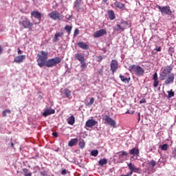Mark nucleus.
Wrapping results in <instances>:
<instances>
[{
    "label": "nucleus",
    "mask_w": 176,
    "mask_h": 176,
    "mask_svg": "<svg viewBox=\"0 0 176 176\" xmlns=\"http://www.w3.org/2000/svg\"><path fill=\"white\" fill-rule=\"evenodd\" d=\"M111 71L112 72L113 74H114L115 72H116V71L118 70V63L117 60H112L111 62Z\"/></svg>",
    "instance_id": "0eeeda50"
},
{
    "label": "nucleus",
    "mask_w": 176,
    "mask_h": 176,
    "mask_svg": "<svg viewBox=\"0 0 176 176\" xmlns=\"http://www.w3.org/2000/svg\"><path fill=\"white\" fill-rule=\"evenodd\" d=\"M78 47H80V49H82L83 50H88L89 49V45L85 42H78L77 43Z\"/></svg>",
    "instance_id": "f8f14e48"
},
{
    "label": "nucleus",
    "mask_w": 176,
    "mask_h": 176,
    "mask_svg": "<svg viewBox=\"0 0 176 176\" xmlns=\"http://www.w3.org/2000/svg\"><path fill=\"white\" fill-rule=\"evenodd\" d=\"M10 145H11L12 148H13V149H15L14 145H16V143H14L13 142H10Z\"/></svg>",
    "instance_id": "49530a36"
},
{
    "label": "nucleus",
    "mask_w": 176,
    "mask_h": 176,
    "mask_svg": "<svg viewBox=\"0 0 176 176\" xmlns=\"http://www.w3.org/2000/svg\"><path fill=\"white\" fill-rule=\"evenodd\" d=\"M128 167L131 172L129 173L130 175H133V173H138L140 171V169L137 168L132 162H130V164H128Z\"/></svg>",
    "instance_id": "6e6552de"
},
{
    "label": "nucleus",
    "mask_w": 176,
    "mask_h": 176,
    "mask_svg": "<svg viewBox=\"0 0 176 176\" xmlns=\"http://www.w3.org/2000/svg\"><path fill=\"white\" fill-rule=\"evenodd\" d=\"M53 136H54V138H58V133H57V132L53 133Z\"/></svg>",
    "instance_id": "09e8293b"
},
{
    "label": "nucleus",
    "mask_w": 176,
    "mask_h": 176,
    "mask_svg": "<svg viewBox=\"0 0 176 176\" xmlns=\"http://www.w3.org/2000/svg\"><path fill=\"white\" fill-rule=\"evenodd\" d=\"M91 155L94 157H97L98 155V150L97 149L92 150L91 151Z\"/></svg>",
    "instance_id": "72a5a7b5"
},
{
    "label": "nucleus",
    "mask_w": 176,
    "mask_h": 176,
    "mask_svg": "<svg viewBox=\"0 0 176 176\" xmlns=\"http://www.w3.org/2000/svg\"><path fill=\"white\" fill-rule=\"evenodd\" d=\"M155 51H156V52H162V47L160 46V47H158L155 48Z\"/></svg>",
    "instance_id": "a19ab883"
},
{
    "label": "nucleus",
    "mask_w": 176,
    "mask_h": 176,
    "mask_svg": "<svg viewBox=\"0 0 176 176\" xmlns=\"http://www.w3.org/2000/svg\"><path fill=\"white\" fill-rule=\"evenodd\" d=\"M148 166H151L152 168H155L157 165L156 161H154V160H151V162L148 164Z\"/></svg>",
    "instance_id": "7c9ffc66"
},
{
    "label": "nucleus",
    "mask_w": 176,
    "mask_h": 176,
    "mask_svg": "<svg viewBox=\"0 0 176 176\" xmlns=\"http://www.w3.org/2000/svg\"><path fill=\"white\" fill-rule=\"evenodd\" d=\"M31 17L32 18H35L36 19L38 20V21L40 22L41 20V17H42V14L38 12V11H34L31 13Z\"/></svg>",
    "instance_id": "ddd939ff"
},
{
    "label": "nucleus",
    "mask_w": 176,
    "mask_h": 176,
    "mask_svg": "<svg viewBox=\"0 0 176 176\" xmlns=\"http://www.w3.org/2000/svg\"><path fill=\"white\" fill-rule=\"evenodd\" d=\"M114 6L116 8H118L121 10H124L125 8V4H123L122 3H121L118 1H116L114 2Z\"/></svg>",
    "instance_id": "6ab92c4d"
},
{
    "label": "nucleus",
    "mask_w": 176,
    "mask_h": 176,
    "mask_svg": "<svg viewBox=\"0 0 176 176\" xmlns=\"http://www.w3.org/2000/svg\"><path fill=\"white\" fill-rule=\"evenodd\" d=\"M146 100L144 99V98H142V99L140 100V104L146 103Z\"/></svg>",
    "instance_id": "de8ad7c7"
},
{
    "label": "nucleus",
    "mask_w": 176,
    "mask_h": 176,
    "mask_svg": "<svg viewBox=\"0 0 176 176\" xmlns=\"http://www.w3.org/2000/svg\"><path fill=\"white\" fill-rule=\"evenodd\" d=\"M74 7L76 8L78 11L80 10V2H76Z\"/></svg>",
    "instance_id": "c9c22d12"
},
{
    "label": "nucleus",
    "mask_w": 176,
    "mask_h": 176,
    "mask_svg": "<svg viewBox=\"0 0 176 176\" xmlns=\"http://www.w3.org/2000/svg\"><path fill=\"white\" fill-rule=\"evenodd\" d=\"M173 67L170 65L166 66L160 73V80L164 81V85H169L174 83V80L175 79V75L172 73Z\"/></svg>",
    "instance_id": "f03ea898"
},
{
    "label": "nucleus",
    "mask_w": 176,
    "mask_h": 176,
    "mask_svg": "<svg viewBox=\"0 0 176 176\" xmlns=\"http://www.w3.org/2000/svg\"><path fill=\"white\" fill-rule=\"evenodd\" d=\"M67 173V170L65 169L62 170V175H65Z\"/></svg>",
    "instance_id": "603ef678"
},
{
    "label": "nucleus",
    "mask_w": 176,
    "mask_h": 176,
    "mask_svg": "<svg viewBox=\"0 0 176 176\" xmlns=\"http://www.w3.org/2000/svg\"><path fill=\"white\" fill-rule=\"evenodd\" d=\"M78 145L80 148H84L85 146V140H80Z\"/></svg>",
    "instance_id": "473e14b6"
},
{
    "label": "nucleus",
    "mask_w": 176,
    "mask_h": 176,
    "mask_svg": "<svg viewBox=\"0 0 176 176\" xmlns=\"http://www.w3.org/2000/svg\"><path fill=\"white\" fill-rule=\"evenodd\" d=\"M49 16L53 19V20H62L64 16L63 15H60V14L59 12H58L57 11H54L52 12L51 13L49 14Z\"/></svg>",
    "instance_id": "39448f33"
},
{
    "label": "nucleus",
    "mask_w": 176,
    "mask_h": 176,
    "mask_svg": "<svg viewBox=\"0 0 176 176\" xmlns=\"http://www.w3.org/2000/svg\"><path fill=\"white\" fill-rule=\"evenodd\" d=\"M138 116H139V118H138V122H140V119H141V114H140V113H138Z\"/></svg>",
    "instance_id": "3c124183"
},
{
    "label": "nucleus",
    "mask_w": 176,
    "mask_h": 176,
    "mask_svg": "<svg viewBox=\"0 0 176 176\" xmlns=\"http://www.w3.org/2000/svg\"><path fill=\"white\" fill-rule=\"evenodd\" d=\"M173 52H174V48H169L170 54H173Z\"/></svg>",
    "instance_id": "8fccbe9b"
},
{
    "label": "nucleus",
    "mask_w": 176,
    "mask_h": 176,
    "mask_svg": "<svg viewBox=\"0 0 176 176\" xmlns=\"http://www.w3.org/2000/svg\"><path fill=\"white\" fill-rule=\"evenodd\" d=\"M167 93L168 94L167 97L168 98H171L175 96V94L174 91H173V89H171L170 91H167Z\"/></svg>",
    "instance_id": "2f4dec72"
},
{
    "label": "nucleus",
    "mask_w": 176,
    "mask_h": 176,
    "mask_svg": "<svg viewBox=\"0 0 176 176\" xmlns=\"http://www.w3.org/2000/svg\"><path fill=\"white\" fill-rule=\"evenodd\" d=\"M106 34H107L106 30L102 29V30H98V31L95 32L94 34V38H100V37L104 36Z\"/></svg>",
    "instance_id": "9d476101"
},
{
    "label": "nucleus",
    "mask_w": 176,
    "mask_h": 176,
    "mask_svg": "<svg viewBox=\"0 0 176 176\" xmlns=\"http://www.w3.org/2000/svg\"><path fill=\"white\" fill-rule=\"evenodd\" d=\"M1 53H2V47H1V46H0V54H1Z\"/></svg>",
    "instance_id": "6e6d98bb"
},
{
    "label": "nucleus",
    "mask_w": 176,
    "mask_h": 176,
    "mask_svg": "<svg viewBox=\"0 0 176 176\" xmlns=\"http://www.w3.org/2000/svg\"><path fill=\"white\" fill-rule=\"evenodd\" d=\"M79 30L78 29H76L75 31H74V36H77L78 34H79Z\"/></svg>",
    "instance_id": "79ce46f5"
},
{
    "label": "nucleus",
    "mask_w": 176,
    "mask_h": 176,
    "mask_svg": "<svg viewBox=\"0 0 176 176\" xmlns=\"http://www.w3.org/2000/svg\"><path fill=\"white\" fill-rule=\"evenodd\" d=\"M75 59L77 60L78 61H79L80 63L86 61L85 55L80 54V53H77L75 54Z\"/></svg>",
    "instance_id": "4468645a"
},
{
    "label": "nucleus",
    "mask_w": 176,
    "mask_h": 176,
    "mask_svg": "<svg viewBox=\"0 0 176 176\" xmlns=\"http://www.w3.org/2000/svg\"><path fill=\"white\" fill-rule=\"evenodd\" d=\"M97 124H98V122L94 119H89L85 122V126L87 128H94L95 126H97Z\"/></svg>",
    "instance_id": "423d86ee"
},
{
    "label": "nucleus",
    "mask_w": 176,
    "mask_h": 176,
    "mask_svg": "<svg viewBox=\"0 0 176 176\" xmlns=\"http://www.w3.org/2000/svg\"><path fill=\"white\" fill-rule=\"evenodd\" d=\"M120 153H121L120 156H127L128 155L127 152L124 151H120Z\"/></svg>",
    "instance_id": "58836bf2"
},
{
    "label": "nucleus",
    "mask_w": 176,
    "mask_h": 176,
    "mask_svg": "<svg viewBox=\"0 0 176 176\" xmlns=\"http://www.w3.org/2000/svg\"><path fill=\"white\" fill-rule=\"evenodd\" d=\"M101 60H102V56H97V61L101 62Z\"/></svg>",
    "instance_id": "c03bdc74"
},
{
    "label": "nucleus",
    "mask_w": 176,
    "mask_h": 176,
    "mask_svg": "<svg viewBox=\"0 0 176 176\" xmlns=\"http://www.w3.org/2000/svg\"><path fill=\"white\" fill-rule=\"evenodd\" d=\"M98 73L100 76H102V73H103L102 68H101L100 69H99V70L98 71Z\"/></svg>",
    "instance_id": "a18cd8bd"
},
{
    "label": "nucleus",
    "mask_w": 176,
    "mask_h": 176,
    "mask_svg": "<svg viewBox=\"0 0 176 176\" xmlns=\"http://www.w3.org/2000/svg\"><path fill=\"white\" fill-rule=\"evenodd\" d=\"M129 70L131 73L138 76H142L144 74L145 71L143 67L139 65H133L129 67Z\"/></svg>",
    "instance_id": "7ed1b4c3"
},
{
    "label": "nucleus",
    "mask_w": 176,
    "mask_h": 176,
    "mask_svg": "<svg viewBox=\"0 0 176 176\" xmlns=\"http://www.w3.org/2000/svg\"><path fill=\"white\" fill-rule=\"evenodd\" d=\"M132 175H130V173L127 174L126 175H122L121 176H131Z\"/></svg>",
    "instance_id": "5fc2aeb1"
},
{
    "label": "nucleus",
    "mask_w": 176,
    "mask_h": 176,
    "mask_svg": "<svg viewBox=\"0 0 176 176\" xmlns=\"http://www.w3.org/2000/svg\"><path fill=\"white\" fill-rule=\"evenodd\" d=\"M64 35V32H57L56 34H55V36H54V42H57V41H59V39H58V37H60V36H63Z\"/></svg>",
    "instance_id": "b1692460"
},
{
    "label": "nucleus",
    "mask_w": 176,
    "mask_h": 176,
    "mask_svg": "<svg viewBox=\"0 0 176 176\" xmlns=\"http://www.w3.org/2000/svg\"><path fill=\"white\" fill-rule=\"evenodd\" d=\"M131 155L133 156H139L140 155V149L138 148H133L129 151Z\"/></svg>",
    "instance_id": "dca6fc26"
},
{
    "label": "nucleus",
    "mask_w": 176,
    "mask_h": 176,
    "mask_svg": "<svg viewBox=\"0 0 176 176\" xmlns=\"http://www.w3.org/2000/svg\"><path fill=\"white\" fill-rule=\"evenodd\" d=\"M23 25L25 28H28L31 30L33 25V23H30L29 20L25 19V21H23Z\"/></svg>",
    "instance_id": "f3484780"
},
{
    "label": "nucleus",
    "mask_w": 176,
    "mask_h": 176,
    "mask_svg": "<svg viewBox=\"0 0 176 176\" xmlns=\"http://www.w3.org/2000/svg\"><path fill=\"white\" fill-rule=\"evenodd\" d=\"M48 59V53L44 51H41L40 54L37 55V63L40 67H46L48 68H52L57 66L62 62L60 57H55Z\"/></svg>",
    "instance_id": "f257e3e1"
},
{
    "label": "nucleus",
    "mask_w": 176,
    "mask_h": 176,
    "mask_svg": "<svg viewBox=\"0 0 176 176\" xmlns=\"http://www.w3.org/2000/svg\"><path fill=\"white\" fill-rule=\"evenodd\" d=\"M107 164V160L106 158H102V160H100L98 162V165L100 166H103L104 165H106Z\"/></svg>",
    "instance_id": "c85d7f7f"
},
{
    "label": "nucleus",
    "mask_w": 176,
    "mask_h": 176,
    "mask_svg": "<svg viewBox=\"0 0 176 176\" xmlns=\"http://www.w3.org/2000/svg\"><path fill=\"white\" fill-rule=\"evenodd\" d=\"M80 63V69L82 72H84L87 68V63L86 60L82 61Z\"/></svg>",
    "instance_id": "5701e85b"
},
{
    "label": "nucleus",
    "mask_w": 176,
    "mask_h": 176,
    "mask_svg": "<svg viewBox=\"0 0 176 176\" xmlns=\"http://www.w3.org/2000/svg\"><path fill=\"white\" fill-rule=\"evenodd\" d=\"M126 114H130L131 113H130L129 110H128V111L126 112Z\"/></svg>",
    "instance_id": "13d9d810"
},
{
    "label": "nucleus",
    "mask_w": 176,
    "mask_h": 176,
    "mask_svg": "<svg viewBox=\"0 0 176 176\" xmlns=\"http://www.w3.org/2000/svg\"><path fill=\"white\" fill-rule=\"evenodd\" d=\"M73 27L70 25H66L65 27V30L67 32V34L69 35L72 32Z\"/></svg>",
    "instance_id": "c756f323"
},
{
    "label": "nucleus",
    "mask_w": 176,
    "mask_h": 176,
    "mask_svg": "<svg viewBox=\"0 0 176 176\" xmlns=\"http://www.w3.org/2000/svg\"><path fill=\"white\" fill-rule=\"evenodd\" d=\"M120 25L123 26L124 27V30L126 27L128 25V22L122 21V22L120 23Z\"/></svg>",
    "instance_id": "4c0bfd02"
},
{
    "label": "nucleus",
    "mask_w": 176,
    "mask_h": 176,
    "mask_svg": "<svg viewBox=\"0 0 176 176\" xmlns=\"http://www.w3.org/2000/svg\"><path fill=\"white\" fill-rule=\"evenodd\" d=\"M76 122L75 117L74 115H72L67 118V123L68 124H70L71 126H73Z\"/></svg>",
    "instance_id": "aec40b11"
},
{
    "label": "nucleus",
    "mask_w": 176,
    "mask_h": 176,
    "mask_svg": "<svg viewBox=\"0 0 176 176\" xmlns=\"http://www.w3.org/2000/svg\"><path fill=\"white\" fill-rule=\"evenodd\" d=\"M157 8L162 14L166 15H171L173 12H171L170 6H166L165 7H162L161 6H157Z\"/></svg>",
    "instance_id": "20e7f679"
},
{
    "label": "nucleus",
    "mask_w": 176,
    "mask_h": 176,
    "mask_svg": "<svg viewBox=\"0 0 176 176\" xmlns=\"http://www.w3.org/2000/svg\"><path fill=\"white\" fill-rule=\"evenodd\" d=\"M107 14L110 20H114L116 19L115 13L113 10H109Z\"/></svg>",
    "instance_id": "412c9836"
},
{
    "label": "nucleus",
    "mask_w": 176,
    "mask_h": 176,
    "mask_svg": "<svg viewBox=\"0 0 176 176\" xmlns=\"http://www.w3.org/2000/svg\"><path fill=\"white\" fill-rule=\"evenodd\" d=\"M105 122H107V124H109L111 127L116 128V122L112 118H111L109 116H106L104 118Z\"/></svg>",
    "instance_id": "1a4fd4ad"
},
{
    "label": "nucleus",
    "mask_w": 176,
    "mask_h": 176,
    "mask_svg": "<svg viewBox=\"0 0 176 176\" xmlns=\"http://www.w3.org/2000/svg\"><path fill=\"white\" fill-rule=\"evenodd\" d=\"M72 17V16H69V18H71Z\"/></svg>",
    "instance_id": "052dcab7"
},
{
    "label": "nucleus",
    "mask_w": 176,
    "mask_h": 176,
    "mask_svg": "<svg viewBox=\"0 0 176 176\" xmlns=\"http://www.w3.org/2000/svg\"><path fill=\"white\" fill-rule=\"evenodd\" d=\"M172 154L173 155V157L176 158V148H175L174 150L172 151Z\"/></svg>",
    "instance_id": "37998d69"
},
{
    "label": "nucleus",
    "mask_w": 176,
    "mask_h": 176,
    "mask_svg": "<svg viewBox=\"0 0 176 176\" xmlns=\"http://www.w3.org/2000/svg\"><path fill=\"white\" fill-rule=\"evenodd\" d=\"M23 173L25 176H32V173L28 172L27 169H23Z\"/></svg>",
    "instance_id": "e433bc0d"
},
{
    "label": "nucleus",
    "mask_w": 176,
    "mask_h": 176,
    "mask_svg": "<svg viewBox=\"0 0 176 176\" xmlns=\"http://www.w3.org/2000/svg\"><path fill=\"white\" fill-rule=\"evenodd\" d=\"M78 138L71 139L68 142V146L69 147H73V146H76L78 144Z\"/></svg>",
    "instance_id": "a211bd4d"
},
{
    "label": "nucleus",
    "mask_w": 176,
    "mask_h": 176,
    "mask_svg": "<svg viewBox=\"0 0 176 176\" xmlns=\"http://www.w3.org/2000/svg\"><path fill=\"white\" fill-rule=\"evenodd\" d=\"M25 58V56H23V59H24Z\"/></svg>",
    "instance_id": "bf43d9fd"
},
{
    "label": "nucleus",
    "mask_w": 176,
    "mask_h": 176,
    "mask_svg": "<svg viewBox=\"0 0 176 176\" xmlns=\"http://www.w3.org/2000/svg\"><path fill=\"white\" fill-rule=\"evenodd\" d=\"M18 54H21V51L20 50V48H18Z\"/></svg>",
    "instance_id": "864d4df0"
},
{
    "label": "nucleus",
    "mask_w": 176,
    "mask_h": 176,
    "mask_svg": "<svg viewBox=\"0 0 176 176\" xmlns=\"http://www.w3.org/2000/svg\"><path fill=\"white\" fill-rule=\"evenodd\" d=\"M12 113V111L9 109H6V110L3 111L2 115L3 118H6L8 115H10Z\"/></svg>",
    "instance_id": "a878e982"
},
{
    "label": "nucleus",
    "mask_w": 176,
    "mask_h": 176,
    "mask_svg": "<svg viewBox=\"0 0 176 176\" xmlns=\"http://www.w3.org/2000/svg\"><path fill=\"white\" fill-rule=\"evenodd\" d=\"M14 63H16L17 64H20V63H23V56H19L15 57L14 58Z\"/></svg>",
    "instance_id": "cd10ccee"
},
{
    "label": "nucleus",
    "mask_w": 176,
    "mask_h": 176,
    "mask_svg": "<svg viewBox=\"0 0 176 176\" xmlns=\"http://www.w3.org/2000/svg\"><path fill=\"white\" fill-rule=\"evenodd\" d=\"M168 148H169V145L168 144H164L161 146L162 151H168Z\"/></svg>",
    "instance_id": "f704fd0d"
},
{
    "label": "nucleus",
    "mask_w": 176,
    "mask_h": 176,
    "mask_svg": "<svg viewBox=\"0 0 176 176\" xmlns=\"http://www.w3.org/2000/svg\"><path fill=\"white\" fill-rule=\"evenodd\" d=\"M153 87H157L159 86L160 80L158 78V74L157 72H155L153 76Z\"/></svg>",
    "instance_id": "9b49d317"
},
{
    "label": "nucleus",
    "mask_w": 176,
    "mask_h": 176,
    "mask_svg": "<svg viewBox=\"0 0 176 176\" xmlns=\"http://www.w3.org/2000/svg\"><path fill=\"white\" fill-rule=\"evenodd\" d=\"M108 0H102L103 3H106Z\"/></svg>",
    "instance_id": "4d7b16f0"
},
{
    "label": "nucleus",
    "mask_w": 176,
    "mask_h": 176,
    "mask_svg": "<svg viewBox=\"0 0 176 176\" xmlns=\"http://www.w3.org/2000/svg\"><path fill=\"white\" fill-rule=\"evenodd\" d=\"M120 78L122 82H124V83H126V84L129 83V82L131 81V78L130 77L129 78H126L125 76H124L122 74L120 75Z\"/></svg>",
    "instance_id": "4be33fe9"
},
{
    "label": "nucleus",
    "mask_w": 176,
    "mask_h": 176,
    "mask_svg": "<svg viewBox=\"0 0 176 176\" xmlns=\"http://www.w3.org/2000/svg\"><path fill=\"white\" fill-rule=\"evenodd\" d=\"M56 113V111L52 109H45L44 113H43V116L47 117L50 115L54 114Z\"/></svg>",
    "instance_id": "2eb2a0df"
},
{
    "label": "nucleus",
    "mask_w": 176,
    "mask_h": 176,
    "mask_svg": "<svg viewBox=\"0 0 176 176\" xmlns=\"http://www.w3.org/2000/svg\"><path fill=\"white\" fill-rule=\"evenodd\" d=\"M63 94H65V96L67 98H70L72 96V91L68 89H65V90H63Z\"/></svg>",
    "instance_id": "393cba45"
},
{
    "label": "nucleus",
    "mask_w": 176,
    "mask_h": 176,
    "mask_svg": "<svg viewBox=\"0 0 176 176\" xmlns=\"http://www.w3.org/2000/svg\"><path fill=\"white\" fill-rule=\"evenodd\" d=\"M114 32H119L120 30H124V26H121L120 24H117L114 28H113Z\"/></svg>",
    "instance_id": "bb28decb"
},
{
    "label": "nucleus",
    "mask_w": 176,
    "mask_h": 176,
    "mask_svg": "<svg viewBox=\"0 0 176 176\" xmlns=\"http://www.w3.org/2000/svg\"><path fill=\"white\" fill-rule=\"evenodd\" d=\"M94 102H95V98H91L90 99L89 102L88 103V104L92 105V104H94Z\"/></svg>",
    "instance_id": "ea45409f"
}]
</instances>
